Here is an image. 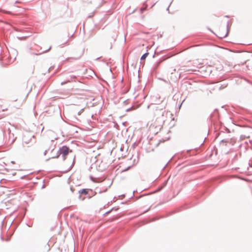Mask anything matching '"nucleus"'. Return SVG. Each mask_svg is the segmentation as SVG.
Wrapping results in <instances>:
<instances>
[{
	"instance_id": "ddd939ff",
	"label": "nucleus",
	"mask_w": 252,
	"mask_h": 252,
	"mask_svg": "<svg viewBox=\"0 0 252 252\" xmlns=\"http://www.w3.org/2000/svg\"><path fill=\"white\" fill-rule=\"evenodd\" d=\"M70 190H71V191H72V192H73V188H72V187H71L70 188Z\"/></svg>"
},
{
	"instance_id": "20e7f679",
	"label": "nucleus",
	"mask_w": 252,
	"mask_h": 252,
	"mask_svg": "<svg viewBox=\"0 0 252 252\" xmlns=\"http://www.w3.org/2000/svg\"><path fill=\"white\" fill-rule=\"evenodd\" d=\"M69 153V148L66 146H63L61 149V154L65 157Z\"/></svg>"
},
{
	"instance_id": "2eb2a0df",
	"label": "nucleus",
	"mask_w": 252,
	"mask_h": 252,
	"mask_svg": "<svg viewBox=\"0 0 252 252\" xmlns=\"http://www.w3.org/2000/svg\"><path fill=\"white\" fill-rule=\"evenodd\" d=\"M166 182H167V181L165 182L164 186H165V185H166Z\"/></svg>"
},
{
	"instance_id": "423d86ee",
	"label": "nucleus",
	"mask_w": 252,
	"mask_h": 252,
	"mask_svg": "<svg viewBox=\"0 0 252 252\" xmlns=\"http://www.w3.org/2000/svg\"><path fill=\"white\" fill-rule=\"evenodd\" d=\"M78 193L80 194L87 195V194H88V189H82L81 190H79L78 191Z\"/></svg>"
},
{
	"instance_id": "9b49d317",
	"label": "nucleus",
	"mask_w": 252,
	"mask_h": 252,
	"mask_svg": "<svg viewBox=\"0 0 252 252\" xmlns=\"http://www.w3.org/2000/svg\"><path fill=\"white\" fill-rule=\"evenodd\" d=\"M112 209H112L111 210H110V211H109L107 212L106 213V214H109V213L111 212V211L112 210Z\"/></svg>"
},
{
	"instance_id": "1a4fd4ad",
	"label": "nucleus",
	"mask_w": 252,
	"mask_h": 252,
	"mask_svg": "<svg viewBox=\"0 0 252 252\" xmlns=\"http://www.w3.org/2000/svg\"><path fill=\"white\" fill-rule=\"evenodd\" d=\"M29 175H30V174H27V175H25V176H22V177H20V178H21V179L29 178Z\"/></svg>"
},
{
	"instance_id": "f257e3e1",
	"label": "nucleus",
	"mask_w": 252,
	"mask_h": 252,
	"mask_svg": "<svg viewBox=\"0 0 252 252\" xmlns=\"http://www.w3.org/2000/svg\"><path fill=\"white\" fill-rule=\"evenodd\" d=\"M168 76L170 80L173 81L177 80L180 77V74L176 71L175 69L171 70Z\"/></svg>"
},
{
	"instance_id": "4468645a",
	"label": "nucleus",
	"mask_w": 252,
	"mask_h": 252,
	"mask_svg": "<svg viewBox=\"0 0 252 252\" xmlns=\"http://www.w3.org/2000/svg\"><path fill=\"white\" fill-rule=\"evenodd\" d=\"M1 239L2 241H3V238L2 236L1 237Z\"/></svg>"
},
{
	"instance_id": "f8f14e48",
	"label": "nucleus",
	"mask_w": 252,
	"mask_h": 252,
	"mask_svg": "<svg viewBox=\"0 0 252 252\" xmlns=\"http://www.w3.org/2000/svg\"><path fill=\"white\" fill-rule=\"evenodd\" d=\"M107 188H106L105 189H104V190L103 191V192H106V191H107ZM101 192H102V191H100V192H99V193H101Z\"/></svg>"
},
{
	"instance_id": "dca6fc26",
	"label": "nucleus",
	"mask_w": 252,
	"mask_h": 252,
	"mask_svg": "<svg viewBox=\"0 0 252 252\" xmlns=\"http://www.w3.org/2000/svg\"><path fill=\"white\" fill-rule=\"evenodd\" d=\"M12 163H13V164L15 163L14 161H12Z\"/></svg>"
},
{
	"instance_id": "0eeeda50",
	"label": "nucleus",
	"mask_w": 252,
	"mask_h": 252,
	"mask_svg": "<svg viewBox=\"0 0 252 252\" xmlns=\"http://www.w3.org/2000/svg\"><path fill=\"white\" fill-rule=\"evenodd\" d=\"M90 179H91V180L94 182H98V183L101 182L103 180H101L100 179L98 178H94L92 176H90Z\"/></svg>"
},
{
	"instance_id": "9d476101",
	"label": "nucleus",
	"mask_w": 252,
	"mask_h": 252,
	"mask_svg": "<svg viewBox=\"0 0 252 252\" xmlns=\"http://www.w3.org/2000/svg\"><path fill=\"white\" fill-rule=\"evenodd\" d=\"M109 185H108V188L110 187V186L112 184V181H109Z\"/></svg>"
},
{
	"instance_id": "6e6552de",
	"label": "nucleus",
	"mask_w": 252,
	"mask_h": 252,
	"mask_svg": "<svg viewBox=\"0 0 252 252\" xmlns=\"http://www.w3.org/2000/svg\"><path fill=\"white\" fill-rule=\"evenodd\" d=\"M149 55V53L147 52V53H146L145 54H144L141 58V60H145L147 57L148 56V55Z\"/></svg>"
},
{
	"instance_id": "39448f33",
	"label": "nucleus",
	"mask_w": 252,
	"mask_h": 252,
	"mask_svg": "<svg viewBox=\"0 0 252 252\" xmlns=\"http://www.w3.org/2000/svg\"><path fill=\"white\" fill-rule=\"evenodd\" d=\"M230 178H237L241 179L242 180H244V181H247V182H252V179L248 178H242V177H237V176H232L230 177Z\"/></svg>"
},
{
	"instance_id": "f03ea898",
	"label": "nucleus",
	"mask_w": 252,
	"mask_h": 252,
	"mask_svg": "<svg viewBox=\"0 0 252 252\" xmlns=\"http://www.w3.org/2000/svg\"><path fill=\"white\" fill-rule=\"evenodd\" d=\"M73 165V161H70L68 162H65L63 164V172L65 173L69 172L72 169Z\"/></svg>"
},
{
	"instance_id": "7ed1b4c3",
	"label": "nucleus",
	"mask_w": 252,
	"mask_h": 252,
	"mask_svg": "<svg viewBox=\"0 0 252 252\" xmlns=\"http://www.w3.org/2000/svg\"><path fill=\"white\" fill-rule=\"evenodd\" d=\"M129 167V166L126 167L124 164L122 163L119 165V167L116 169V172H117L118 173H122L126 171Z\"/></svg>"
}]
</instances>
